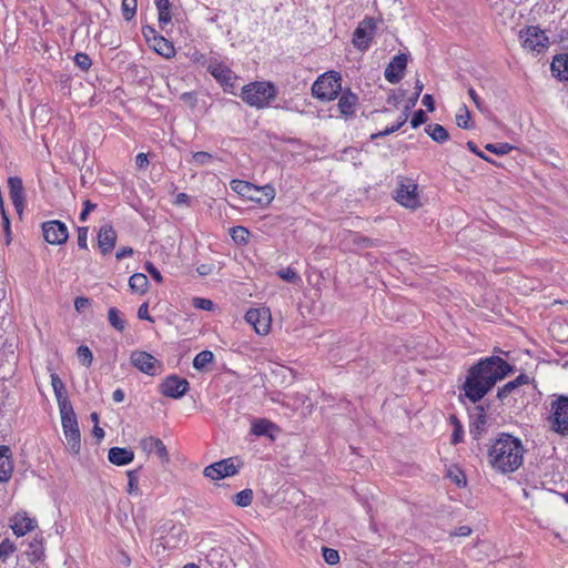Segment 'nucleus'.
Segmentation results:
<instances>
[{"instance_id": "1", "label": "nucleus", "mask_w": 568, "mask_h": 568, "mask_svg": "<svg viewBox=\"0 0 568 568\" xmlns=\"http://www.w3.org/2000/svg\"><path fill=\"white\" fill-rule=\"evenodd\" d=\"M513 371V367L498 356L480 359L468 371L463 389L473 403L480 400L498 381Z\"/></svg>"}, {"instance_id": "2", "label": "nucleus", "mask_w": 568, "mask_h": 568, "mask_svg": "<svg viewBox=\"0 0 568 568\" xmlns=\"http://www.w3.org/2000/svg\"><path fill=\"white\" fill-rule=\"evenodd\" d=\"M525 448L523 442L510 435L501 434L488 449L489 465L500 474L516 471L524 462Z\"/></svg>"}, {"instance_id": "3", "label": "nucleus", "mask_w": 568, "mask_h": 568, "mask_svg": "<svg viewBox=\"0 0 568 568\" xmlns=\"http://www.w3.org/2000/svg\"><path fill=\"white\" fill-rule=\"evenodd\" d=\"M276 89L270 82H253L242 88L241 98L251 106L265 108L276 97Z\"/></svg>"}, {"instance_id": "4", "label": "nucleus", "mask_w": 568, "mask_h": 568, "mask_svg": "<svg viewBox=\"0 0 568 568\" xmlns=\"http://www.w3.org/2000/svg\"><path fill=\"white\" fill-rule=\"evenodd\" d=\"M342 92V78L338 72L328 71L317 78L312 85V94L321 101H333Z\"/></svg>"}, {"instance_id": "5", "label": "nucleus", "mask_w": 568, "mask_h": 568, "mask_svg": "<svg viewBox=\"0 0 568 568\" xmlns=\"http://www.w3.org/2000/svg\"><path fill=\"white\" fill-rule=\"evenodd\" d=\"M231 189L242 196L261 205H268L275 197V189L271 185L256 186L242 180L231 181Z\"/></svg>"}, {"instance_id": "6", "label": "nucleus", "mask_w": 568, "mask_h": 568, "mask_svg": "<svg viewBox=\"0 0 568 568\" xmlns=\"http://www.w3.org/2000/svg\"><path fill=\"white\" fill-rule=\"evenodd\" d=\"M548 423L554 433L568 435V396L559 395L551 402Z\"/></svg>"}, {"instance_id": "7", "label": "nucleus", "mask_w": 568, "mask_h": 568, "mask_svg": "<svg viewBox=\"0 0 568 568\" xmlns=\"http://www.w3.org/2000/svg\"><path fill=\"white\" fill-rule=\"evenodd\" d=\"M68 450L77 455L81 449V434L74 409L60 413Z\"/></svg>"}, {"instance_id": "8", "label": "nucleus", "mask_w": 568, "mask_h": 568, "mask_svg": "<svg viewBox=\"0 0 568 568\" xmlns=\"http://www.w3.org/2000/svg\"><path fill=\"white\" fill-rule=\"evenodd\" d=\"M519 39L525 50L540 54L549 47V38L537 26H529L519 31Z\"/></svg>"}, {"instance_id": "9", "label": "nucleus", "mask_w": 568, "mask_h": 568, "mask_svg": "<svg viewBox=\"0 0 568 568\" xmlns=\"http://www.w3.org/2000/svg\"><path fill=\"white\" fill-rule=\"evenodd\" d=\"M417 189L418 185L412 179L402 178L396 190V201L407 209H417L420 206Z\"/></svg>"}, {"instance_id": "10", "label": "nucleus", "mask_w": 568, "mask_h": 568, "mask_svg": "<svg viewBox=\"0 0 568 568\" xmlns=\"http://www.w3.org/2000/svg\"><path fill=\"white\" fill-rule=\"evenodd\" d=\"M130 361L136 369L150 376H156L163 371L162 363L144 351H133Z\"/></svg>"}, {"instance_id": "11", "label": "nucleus", "mask_w": 568, "mask_h": 568, "mask_svg": "<svg viewBox=\"0 0 568 568\" xmlns=\"http://www.w3.org/2000/svg\"><path fill=\"white\" fill-rule=\"evenodd\" d=\"M245 321L252 325L256 334L265 336L271 329V311L267 307L250 308L245 313Z\"/></svg>"}, {"instance_id": "12", "label": "nucleus", "mask_w": 568, "mask_h": 568, "mask_svg": "<svg viewBox=\"0 0 568 568\" xmlns=\"http://www.w3.org/2000/svg\"><path fill=\"white\" fill-rule=\"evenodd\" d=\"M207 71L223 87L224 91L232 92L237 77L226 64L211 60Z\"/></svg>"}, {"instance_id": "13", "label": "nucleus", "mask_w": 568, "mask_h": 568, "mask_svg": "<svg viewBox=\"0 0 568 568\" xmlns=\"http://www.w3.org/2000/svg\"><path fill=\"white\" fill-rule=\"evenodd\" d=\"M376 24L372 18L361 21L353 33L352 42L361 51L367 50L374 37Z\"/></svg>"}, {"instance_id": "14", "label": "nucleus", "mask_w": 568, "mask_h": 568, "mask_svg": "<svg viewBox=\"0 0 568 568\" xmlns=\"http://www.w3.org/2000/svg\"><path fill=\"white\" fill-rule=\"evenodd\" d=\"M239 473V466L234 464L233 458L222 459L206 466L203 470L205 477L212 480H220L225 477L234 476Z\"/></svg>"}, {"instance_id": "15", "label": "nucleus", "mask_w": 568, "mask_h": 568, "mask_svg": "<svg viewBox=\"0 0 568 568\" xmlns=\"http://www.w3.org/2000/svg\"><path fill=\"white\" fill-rule=\"evenodd\" d=\"M44 240L52 245H61L67 242L69 233L67 225L58 220L44 222L42 224Z\"/></svg>"}, {"instance_id": "16", "label": "nucleus", "mask_w": 568, "mask_h": 568, "mask_svg": "<svg viewBox=\"0 0 568 568\" xmlns=\"http://www.w3.org/2000/svg\"><path fill=\"white\" fill-rule=\"evenodd\" d=\"M189 388V382L178 375L168 376L161 384V393L171 398H180L184 396Z\"/></svg>"}, {"instance_id": "17", "label": "nucleus", "mask_w": 568, "mask_h": 568, "mask_svg": "<svg viewBox=\"0 0 568 568\" xmlns=\"http://www.w3.org/2000/svg\"><path fill=\"white\" fill-rule=\"evenodd\" d=\"M140 447L146 454H155L162 463L170 460V455L164 443L154 436H146L140 440Z\"/></svg>"}, {"instance_id": "18", "label": "nucleus", "mask_w": 568, "mask_h": 568, "mask_svg": "<svg viewBox=\"0 0 568 568\" xmlns=\"http://www.w3.org/2000/svg\"><path fill=\"white\" fill-rule=\"evenodd\" d=\"M407 59L405 54L395 55L385 69L384 75L389 83H398L402 78L404 70L406 69Z\"/></svg>"}, {"instance_id": "19", "label": "nucleus", "mask_w": 568, "mask_h": 568, "mask_svg": "<svg viewBox=\"0 0 568 568\" xmlns=\"http://www.w3.org/2000/svg\"><path fill=\"white\" fill-rule=\"evenodd\" d=\"M116 243V232L115 230L110 225L105 224L100 227L98 233V245L103 255H106L110 253Z\"/></svg>"}, {"instance_id": "20", "label": "nucleus", "mask_w": 568, "mask_h": 568, "mask_svg": "<svg viewBox=\"0 0 568 568\" xmlns=\"http://www.w3.org/2000/svg\"><path fill=\"white\" fill-rule=\"evenodd\" d=\"M8 186L12 204L17 212L21 213L24 207V190L22 180L18 176H11L8 180Z\"/></svg>"}, {"instance_id": "21", "label": "nucleus", "mask_w": 568, "mask_h": 568, "mask_svg": "<svg viewBox=\"0 0 568 568\" xmlns=\"http://www.w3.org/2000/svg\"><path fill=\"white\" fill-rule=\"evenodd\" d=\"M37 527L36 519L29 517L26 513H18L11 519V528L18 537L27 535Z\"/></svg>"}, {"instance_id": "22", "label": "nucleus", "mask_w": 568, "mask_h": 568, "mask_svg": "<svg viewBox=\"0 0 568 568\" xmlns=\"http://www.w3.org/2000/svg\"><path fill=\"white\" fill-rule=\"evenodd\" d=\"M339 94L341 95L337 103L339 113L344 116L354 115L358 102V97L349 89L342 91Z\"/></svg>"}, {"instance_id": "23", "label": "nucleus", "mask_w": 568, "mask_h": 568, "mask_svg": "<svg viewBox=\"0 0 568 568\" xmlns=\"http://www.w3.org/2000/svg\"><path fill=\"white\" fill-rule=\"evenodd\" d=\"M12 471L11 449L9 446L0 445V481H8L11 478Z\"/></svg>"}, {"instance_id": "24", "label": "nucleus", "mask_w": 568, "mask_h": 568, "mask_svg": "<svg viewBox=\"0 0 568 568\" xmlns=\"http://www.w3.org/2000/svg\"><path fill=\"white\" fill-rule=\"evenodd\" d=\"M108 458L116 466H125L133 462L134 453L129 448L112 447L109 449Z\"/></svg>"}, {"instance_id": "25", "label": "nucleus", "mask_w": 568, "mask_h": 568, "mask_svg": "<svg viewBox=\"0 0 568 568\" xmlns=\"http://www.w3.org/2000/svg\"><path fill=\"white\" fill-rule=\"evenodd\" d=\"M551 72L561 81H568V53L558 54L551 62Z\"/></svg>"}, {"instance_id": "26", "label": "nucleus", "mask_w": 568, "mask_h": 568, "mask_svg": "<svg viewBox=\"0 0 568 568\" xmlns=\"http://www.w3.org/2000/svg\"><path fill=\"white\" fill-rule=\"evenodd\" d=\"M150 45L158 54L162 55L165 59H171L175 54L174 45L163 36L155 38Z\"/></svg>"}, {"instance_id": "27", "label": "nucleus", "mask_w": 568, "mask_h": 568, "mask_svg": "<svg viewBox=\"0 0 568 568\" xmlns=\"http://www.w3.org/2000/svg\"><path fill=\"white\" fill-rule=\"evenodd\" d=\"M129 286L133 293L144 294L149 287V280L142 273H135L129 278Z\"/></svg>"}, {"instance_id": "28", "label": "nucleus", "mask_w": 568, "mask_h": 568, "mask_svg": "<svg viewBox=\"0 0 568 568\" xmlns=\"http://www.w3.org/2000/svg\"><path fill=\"white\" fill-rule=\"evenodd\" d=\"M108 321L110 325L118 332H123L126 321L123 314L116 307H110L108 311Z\"/></svg>"}, {"instance_id": "29", "label": "nucleus", "mask_w": 568, "mask_h": 568, "mask_svg": "<svg viewBox=\"0 0 568 568\" xmlns=\"http://www.w3.org/2000/svg\"><path fill=\"white\" fill-rule=\"evenodd\" d=\"M427 134L436 142L444 143L449 139L448 131L440 124H429L426 128Z\"/></svg>"}, {"instance_id": "30", "label": "nucleus", "mask_w": 568, "mask_h": 568, "mask_svg": "<svg viewBox=\"0 0 568 568\" xmlns=\"http://www.w3.org/2000/svg\"><path fill=\"white\" fill-rule=\"evenodd\" d=\"M53 393L57 398V403H58L60 413L73 409V406L68 397L67 389H65L64 385L60 388L53 389Z\"/></svg>"}, {"instance_id": "31", "label": "nucleus", "mask_w": 568, "mask_h": 568, "mask_svg": "<svg viewBox=\"0 0 568 568\" xmlns=\"http://www.w3.org/2000/svg\"><path fill=\"white\" fill-rule=\"evenodd\" d=\"M141 467L138 469L128 470V487L126 493L131 496H140L141 490L139 487V471Z\"/></svg>"}, {"instance_id": "32", "label": "nucleus", "mask_w": 568, "mask_h": 568, "mask_svg": "<svg viewBox=\"0 0 568 568\" xmlns=\"http://www.w3.org/2000/svg\"><path fill=\"white\" fill-rule=\"evenodd\" d=\"M155 6L159 13V23L161 26L168 24L171 21L170 13V1L169 0H155Z\"/></svg>"}, {"instance_id": "33", "label": "nucleus", "mask_w": 568, "mask_h": 568, "mask_svg": "<svg viewBox=\"0 0 568 568\" xmlns=\"http://www.w3.org/2000/svg\"><path fill=\"white\" fill-rule=\"evenodd\" d=\"M456 123L459 128L465 130L473 128L470 111L465 104L459 108L456 114Z\"/></svg>"}, {"instance_id": "34", "label": "nucleus", "mask_w": 568, "mask_h": 568, "mask_svg": "<svg viewBox=\"0 0 568 568\" xmlns=\"http://www.w3.org/2000/svg\"><path fill=\"white\" fill-rule=\"evenodd\" d=\"M214 361V354L211 351H202L195 355L193 359V367L197 371H202L206 365Z\"/></svg>"}, {"instance_id": "35", "label": "nucleus", "mask_w": 568, "mask_h": 568, "mask_svg": "<svg viewBox=\"0 0 568 568\" xmlns=\"http://www.w3.org/2000/svg\"><path fill=\"white\" fill-rule=\"evenodd\" d=\"M233 503L239 507H247L253 501V490L250 488L243 489L232 497Z\"/></svg>"}, {"instance_id": "36", "label": "nucleus", "mask_w": 568, "mask_h": 568, "mask_svg": "<svg viewBox=\"0 0 568 568\" xmlns=\"http://www.w3.org/2000/svg\"><path fill=\"white\" fill-rule=\"evenodd\" d=\"M274 427V425L267 419H256L252 424V434L255 436H265L270 434V430Z\"/></svg>"}, {"instance_id": "37", "label": "nucleus", "mask_w": 568, "mask_h": 568, "mask_svg": "<svg viewBox=\"0 0 568 568\" xmlns=\"http://www.w3.org/2000/svg\"><path fill=\"white\" fill-rule=\"evenodd\" d=\"M250 232L244 226H234L231 230V237L236 244H246L248 242Z\"/></svg>"}, {"instance_id": "38", "label": "nucleus", "mask_w": 568, "mask_h": 568, "mask_svg": "<svg viewBox=\"0 0 568 568\" xmlns=\"http://www.w3.org/2000/svg\"><path fill=\"white\" fill-rule=\"evenodd\" d=\"M485 149L496 155H505V154H508L511 150H514V146L509 143L503 142V143H488L485 145Z\"/></svg>"}, {"instance_id": "39", "label": "nucleus", "mask_w": 568, "mask_h": 568, "mask_svg": "<svg viewBox=\"0 0 568 568\" xmlns=\"http://www.w3.org/2000/svg\"><path fill=\"white\" fill-rule=\"evenodd\" d=\"M136 0H122V16L126 21H130L134 18L136 13Z\"/></svg>"}, {"instance_id": "40", "label": "nucleus", "mask_w": 568, "mask_h": 568, "mask_svg": "<svg viewBox=\"0 0 568 568\" xmlns=\"http://www.w3.org/2000/svg\"><path fill=\"white\" fill-rule=\"evenodd\" d=\"M277 275L283 280L292 284L301 283V276L292 267L282 268L277 272Z\"/></svg>"}, {"instance_id": "41", "label": "nucleus", "mask_w": 568, "mask_h": 568, "mask_svg": "<svg viewBox=\"0 0 568 568\" xmlns=\"http://www.w3.org/2000/svg\"><path fill=\"white\" fill-rule=\"evenodd\" d=\"M77 355H78L79 361L85 367H89L92 364L93 354L88 346H85V345L79 346L78 351H77Z\"/></svg>"}, {"instance_id": "42", "label": "nucleus", "mask_w": 568, "mask_h": 568, "mask_svg": "<svg viewBox=\"0 0 568 568\" xmlns=\"http://www.w3.org/2000/svg\"><path fill=\"white\" fill-rule=\"evenodd\" d=\"M16 551V546L9 539H4L0 544V561H6L10 555Z\"/></svg>"}, {"instance_id": "43", "label": "nucleus", "mask_w": 568, "mask_h": 568, "mask_svg": "<svg viewBox=\"0 0 568 568\" xmlns=\"http://www.w3.org/2000/svg\"><path fill=\"white\" fill-rule=\"evenodd\" d=\"M213 155L209 152L199 151L192 154V163L195 165H206L211 163Z\"/></svg>"}, {"instance_id": "44", "label": "nucleus", "mask_w": 568, "mask_h": 568, "mask_svg": "<svg viewBox=\"0 0 568 568\" xmlns=\"http://www.w3.org/2000/svg\"><path fill=\"white\" fill-rule=\"evenodd\" d=\"M74 63L82 70L87 71L90 69L92 61L91 58L83 52H79L74 55Z\"/></svg>"}, {"instance_id": "45", "label": "nucleus", "mask_w": 568, "mask_h": 568, "mask_svg": "<svg viewBox=\"0 0 568 568\" xmlns=\"http://www.w3.org/2000/svg\"><path fill=\"white\" fill-rule=\"evenodd\" d=\"M192 305L195 308L202 311H212L214 307V303L211 300L204 297H194L192 300Z\"/></svg>"}, {"instance_id": "46", "label": "nucleus", "mask_w": 568, "mask_h": 568, "mask_svg": "<svg viewBox=\"0 0 568 568\" xmlns=\"http://www.w3.org/2000/svg\"><path fill=\"white\" fill-rule=\"evenodd\" d=\"M323 557L328 565H336L339 561V554L337 550L323 547Z\"/></svg>"}, {"instance_id": "47", "label": "nucleus", "mask_w": 568, "mask_h": 568, "mask_svg": "<svg viewBox=\"0 0 568 568\" xmlns=\"http://www.w3.org/2000/svg\"><path fill=\"white\" fill-rule=\"evenodd\" d=\"M516 388H518L513 381L506 383L501 388L498 389L497 397L500 400L507 398Z\"/></svg>"}, {"instance_id": "48", "label": "nucleus", "mask_w": 568, "mask_h": 568, "mask_svg": "<svg viewBox=\"0 0 568 568\" xmlns=\"http://www.w3.org/2000/svg\"><path fill=\"white\" fill-rule=\"evenodd\" d=\"M427 121V116L423 110H417L410 120L412 128L416 129Z\"/></svg>"}, {"instance_id": "49", "label": "nucleus", "mask_w": 568, "mask_h": 568, "mask_svg": "<svg viewBox=\"0 0 568 568\" xmlns=\"http://www.w3.org/2000/svg\"><path fill=\"white\" fill-rule=\"evenodd\" d=\"M424 84L420 80H417L415 83V92L414 95L409 99V103L406 106V111H409L412 106H414L423 91Z\"/></svg>"}, {"instance_id": "50", "label": "nucleus", "mask_w": 568, "mask_h": 568, "mask_svg": "<svg viewBox=\"0 0 568 568\" xmlns=\"http://www.w3.org/2000/svg\"><path fill=\"white\" fill-rule=\"evenodd\" d=\"M88 232L89 230L85 226L78 229V246L80 248L85 250L88 247Z\"/></svg>"}, {"instance_id": "51", "label": "nucleus", "mask_w": 568, "mask_h": 568, "mask_svg": "<svg viewBox=\"0 0 568 568\" xmlns=\"http://www.w3.org/2000/svg\"><path fill=\"white\" fill-rule=\"evenodd\" d=\"M144 267L154 281H156L158 283H162V281H163L162 274L151 262H146Z\"/></svg>"}, {"instance_id": "52", "label": "nucleus", "mask_w": 568, "mask_h": 568, "mask_svg": "<svg viewBox=\"0 0 568 568\" xmlns=\"http://www.w3.org/2000/svg\"><path fill=\"white\" fill-rule=\"evenodd\" d=\"M97 207V204L92 203L90 200H85L83 203V210L80 213V221L85 222L88 219V215Z\"/></svg>"}, {"instance_id": "53", "label": "nucleus", "mask_w": 568, "mask_h": 568, "mask_svg": "<svg viewBox=\"0 0 568 568\" xmlns=\"http://www.w3.org/2000/svg\"><path fill=\"white\" fill-rule=\"evenodd\" d=\"M142 34L149 44H151L155 38H159L161 36L156 32L154 28L149 26L142 28Z\"/></svg>"}, {"instance_id": "54", "label": "nucleus", "mask_w": 568, "mask_h": 568, "mask_svg": "<svg viewBox=\"0 0 568 568\" xmlns=\"http://www.w3.org/2000/svg\"><path fill=\"white\" fill-rule=\"evenodd\" d=\"M468 94H469L470 99L473 100V102L475 103L476 108L479 111H484V109H485L484 102L480 99V97L477 94V92L474 90V88L470 87L468 89Z\"/></svg>"}, {"instance_id": "55", "label": "nucleus", "mask_w": 568, "mask_h": 568, "mask_svg": "<svg viewBox=\"0 0 568 568\" xmlns=\"http://www.w3.org/2000/svg\"><path fill=\"white\" fill-rule=\"evenodd\" d=\"M463 439H464V428H463V425H457L453 429L452 443L453 444H458V443L463 442Z\"/></svg>"}, {"instance_id": "56", "label": "nucleus", "mask_w": 568, "mask_h": 568, "mask_svg": "<svg viewBox=\"0 0 568 568\" xmlns=\"http://www.w3.org/2000/svg\"><path fill=\"white\" fill-rule=\"evenodd\" d=\"M89 305H90V300H89L88 297H84V296H78V297L74 300V308H75L78 312H82V311H84Z\"/></svg>"}, {"instance_id": "57", "label": "nucleus", "mask_w": 568, "mask_h": 568, "mask_svg": "<svg viewBox=\"0 0 568 568\" xmlns=\"http://www.w3.org/2000/svg\"><path fill=\"white\" fill-rule=\"evenodd\" d=\"M180 99L191 108H194L197 102L196 94L194 92H184L181 94Z\"/></svg>"}, {"instance_id": "58", "label": "nucleus", "mask_w": 568, "mask_h": 568, "mask_svg": "<svg viewBox=\"0 0 568 568\" xmlns=\"http://www.w3.org/2000/svg\"><path fill=\"white\" fill-rule=\"evenodd\" d=\"M398 130H399V125H392L389 128H386L383 131H379L377 133L372 134L371 139L375 140V139H378V138H382V136H386V135H389V134H392V133H394V132H396Z\"/></svg>"}, {"instance_id": "59", "label": "nucleus", "mask_w": 568, "mask_h": 568, "mask_svg": "<svg viewBox=\"0 0 568 568\" xmlns=\"http://www.w3.org/2000/svg\"><path fill=\"white\" fill-rule=\"evenodd\" d=\"M138 316L141 320H145L149 322H154L153 318L149 315V306L146 303H143L138 310Z\"/></svg>"}, {"instance_id": "60", "label": "nucleus", "mask_w": 568, "mask_h": 568, "mask_svg": "<svg viewBox=\"0 0 568 568\" xmlns=\"http://www.w3.org/2000/svg\"><path fill=\"white\" fill-rule=\"evenodd\" d=\"M135 165L139 169H145L149 165V159L145 153H139L135 156Z\"/></svg>"}, {"instance_id": "61", "label": "nucleus", "mask_w": 568, "mask_h": 568, "mask_svg": "<svg viewBox=\"0 0 568 568\" xmlns=\"http://www.w3.org/2000/svg\"><path fill=\"white\" fill-rule=\"evenodd\" d=\"M449 477L458 485V486H462V485H465L466 484V480H465V476L462 471H459L458 469L456 470V473L454 471H449Z\"/></svg>"}, {"instance_id": "62", "label": "nucleus", "mask_w": 568, "mask_h": 568, "mask_svg": "<svg viewBox=\"0 0 568 568\" xmlns=\"http://www.w3.org/2000/svg\"><path fill=\"white\" fill-rule=\"evenodd\" d=\"M422 103L427 108L429 112L434 111L435 102L430 94H425L422 99Z\"/></svg>"}, {"instance_id": "63", "label": "nucleus", "mask_w": 568, "mask_h": 568, "mask_svg": "<svg viewBox=\"0 0 568 568\" xmlns=\"http://www.w3.org/2000/svg\"><path fill=\"white\" fill-rule=\"evenodd\" d=\"M132 254H133V250H132L131 247H126V246H125V247H121V248L116 252L115 256H116V258H118V260H122V258H124V257H129V256H131Z\"/></svg>"}, {"instance_id": "64", "label": "nucleus", "mask_w": 568, "mask_h": 568, "mask_svg": "<svg viewBox=\"0 0 568 568\" xmlns=\"http://www.w3.org/2000/svg\"><path fill=\"white\" fill-rule=\"evenodd\" d=\"M50 378H51V385H52L53 389L60 388L64 385L63 382L61 381V378L59 377V375L54 372H52L50 374Z\"/></svg>"}]
</instances>
